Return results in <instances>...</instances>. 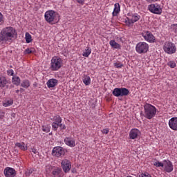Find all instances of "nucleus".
<instances>
[{
    "label": "nucleus",
    "mask_w": 177,
    "mask_h": 177,
    "mask_svg": "<svg viewBox=\"0 0 177 177\" xmlns=\"http://www.w3.org/2000/svg\"><path fill=\"white\" fill-rule=\"evenodd\" d=\"M4 176L15 177L16 176V170L12 167H6L3 171Z\"/></svg>",
    "instance_id": "nucleus-13"
},
{
    "label": "nucleus",
    "mask_w": 177,
    "mask_h": 177,
    "mask_svg": "<svg viewBox=\"0 0 177 177\" xmlns=\"http://www.w3.org/2000/svg\"><path fill=\"white\" fill-rule=\"evenodd\" d=\"M59 127H60L61 131H63V130L66 129V124L59 123Z\"/></svg>",
    "instance_id": "nucleus-41"
},
{
    "label": "nucleus",
    "mask_w": 177,
    "mask_h": 177,
    "mask_svg": "<svg viewBox=\"0 0 177 177\" xmlns=\"http://www.w3.org/2000/svg\"><path fill=\"white\" fill-rule=\"evenodd\" d=\"M109 45L113 48V49H121V45L117 43L115 40H111L109 41Z\"/></svg>",
    "instance_id": "nucleus-20"
},
{
    "label": "nucleus",
    "mask_w": 177,
    "mask_h": 177,
    "mask_svg": "<svg viewBox=\"0 0 177 177\" xmlns=\"http://www.w3.org/2000/svg\"><path fill=\"white\" fill-rule=\"evenodd\" d=\"M53 121H55L57 124H62V121H63V119H62V117L59 115H55L53 118Z\"/></svg>",
    "instance_id": "nucleus-29"
},
{
    "label": "nucleus",
    "mask_w": 177,
    "mask_h": 177,
    "mask_svg": "<svg viewBox=\"0 0 177 177\" xmlns=\"http://www.w3.org/2000/svg\"><path fill=\"white\" fill-rule=\"evenodd\" d=\"M120 12H121V6H120L119 3H116L114 5V9L112 12L113 17H115V16H117L120 13Z\"/></svg>",
    "instance_id": "nucleus-17"
},
{
    "label": "nucleus",
    "mask_w": 177,
    "mask_h": 177,
    "mask_svg": "<svg viewBox=\"0 0 177 177\" xmlns=\"http://www.w3.org/2000/svg\"><path fill=\"white\" fill-rule=\"evenodd\" d=\"M8 75L13 76L15 74V71L12 69H9L7 71Z\"/></svg>",
    "instance_id": "nucleus-38"
},
{
    "label": "nucleus",
    "mask_w": 177,
    "mask_h": 177,
    "mask_svg": "<svg viewBox=\"0 0 177 177\" xmlns=\"http://www.w3.org/2000/svg\"><path fill=\"white\" fill-rule=\"evenodd\" d=\"M57 82H59V81L56 79H50L48 80L46 85L48 88H55V86L57 85Z\"/></svg>",
    "instance_id": "nucleus-18"
},
{
    "label": "nucleus",
    "mask_w": 177,
    "mask_h": 177,
    "mask_svg": "<svg viewBox=\"0 0 177 177\" xmlns=\"http://www.w3.org/2000/svg\"><path fill=\"white\" fill-rule=\"evenodd\" d=\"M64 154V149L62 147H55L52 150V156L54 157H62Z\"/></svg>",
    "instance_id": "nucleus-12"
},
{
    "label": "nucleus",
    "mask_w": 177,
    "mask_h": 177,
    "mask_svg": "<svg viewBox=\"0 0 177 177\" xmlns=\"http://www.w3.org/2000/svg\"><path fill=\"white\" fill-rule=\"evenodd\" d=\"M15 92L16 93H19V92H20V90H16Z\"/></svg>",
    "instance_id": "nucleus-50"
},
{
    "label": "nucleus",
    "mask_w": 177,
    "mask_h": 177,
    "mask_svg": "<svg viewBox=\"0 0 177 177\" xmlns=\"http://www.w3.org/2000/svg\"><path fill=\"white\" fill-rule=\"evenodd\" d=\"M2 23H3V15L0 12V24H2Z\"/></svg>",
    "instance_id": "nucleus-42"
},
{
    "label": "nucleus",
    "mask_w": 177,
    "mask_h": 177,
    "mask_svg": "<svg viewBox=\"0 0 177 177\" xmlns=\"http://www.w3.org/2000/svg\"><path fill=\"white\" fill-rule=\"evenodd\" d=\"M102 133H105V134H107L109 133V129H104L102 131Z\"/></svg>",
    "instance_id": "nucleus-47"
},
{
    "label": "nucleus",
    "mask_w": 177,
    "mask_h": 177,
    "mask_svg": "<svg viewBox=\"0 0 177 177\" xmlns=\"http://www.w3.org/2000/svg\"><path fill=\"white\" fill-rule=\"evenodd\" d=\"M82 82L86 86L91 85V77H89L88 75H83Z\"/></svg>",
    "instance_id": "nucleus-22"
},
{
    "label": "nucleus",
    "mask_w": 177,
    "mask_h": 177,
    "mask_svg": "<svg viewBox=\"0 0 177 177\" xmlns=\"http://www.w3.org/2000/svg\"><path fill=\"white\" fill-rule=\"evenodd\" d=\"M139 177H151V175L149 173H145V174H141Z\"/></svg>",
    "instance_id": "nucleus-39"
},
{
    "label": "nucleus",
    "mask_w": 177,
    "mask_h": 177,
    "mask_svg": "<svg viewBox=\"0 0 177 177\" xmlns=\"http://www.w3.org/2000/svg\"><path fill=\"white\" fill-rule=\"evenodd\" d=\"M44 19L49 24H57L60 21V16L55 10H48L44 14Z\"/></svg>",
    "instance_id": "nucleus-2"
},
{
    "label": "nucleus",
    "mask_w": 177,
    "mask_h": 177,
    "mask_svg": "<svg viewBox=\"0 0 177 177\" xmlns=\"http://www.w3.org/2000/svg\"><path fill=\"white\" fill-rule=\"evenodd\" d=\"M163 165H164V161H162V162H160V161H158V160H156V161H155V162H153V165H154L155 167H162V168Z\"/></svg>",
    "instance_id": "nucleus-32"
},
{
    "label": "nucleus",
    "mask_w": 177,
    "mask_h": 177,
    "mask_svg": "<svg viewBox=\"0 0 177 177\" xmlns=\"http://www.w3.org/2000/svg\"><path fill=\"white\" fill-rule=\"evenodd\" d=\"M162 168L165 172H167V174H171V172L174 171V165L172 164V162H171L169 160H164Z\"/></svg>",
    "instance_id": "nucleus-10"
},
{
    "label": "nucleus",
    "mask_w": 177,
    "mask_h": 177,
    "mask_svg": "<svg viewBox=\"0 0 177 177\" xmlns=\"http://www.w3.org/2000/svg\"><path fill=\"white\" fill-rule=\"evenodd\" d=\"M140 135V131L138 129H132L129 131V138L131 140L138 138V136Z\"/></svg>",
    "instance_id": "nucleus-15"
},
{
    "label": "nucleus",
    "mask_w": 177,
    "mask_h": 177,
    "mask_svg": "<svg viewBox=\"0 0 177 177\" xmlns=\"http://www.w3.org/2000/svg\"><path fill=\"white\" fill-rule=\"evenodd\" d=\"M144 111L145 118L151 120V118H154L157 114V108L151 104H146L144 106Z\"/></svg>",
    "instance_id": "nucleus-3"
},
{
    "label": "nucleus",
    "mask_w": 177,
    "mask_h": 177,
    "mask_svg": "<svg viewBox=\"0 0 177 177\" xmlns=\"http://www.w3.org/2000/svg\"><path fill=\"white\" fill-rule=\"evenodd\" d=\"M61 172H62V169L57 167L53 170L52 174L54 177H60Z\"/></svg>",
    "instance_id": "nucleus-25"
},
{
    "label": "nucleus",
    "mask_w": 177,
    "mask_h": 177,
    "mask_svg": "<svg viewBox=\"0 0 177 177\" xmlns=\"http://www.w3.org/2000/svg\"><path fill=\"white\" fill-rule=\"evenodd\" d=\"M136 50L139 55L147 53L149 51V44L145 41H140L136 46Z\"/></svg>",
    "instance_id": "nucleus-5"
},
{
    "label": "nucleus",
    "mask_w": 177,
    "mask_h": 177,
    "mask_svg": "<svg viewBox=\"0 0 177 177\" xmlns=\"http://www.w3.org/2000/svg\"><path fill=\"white\" fill-rule=\"evenodd\" d=\"M148 10L151 13H153V15H161L162 13V8L158 3L150 4L148 6Z\"/></svg>",
    "instance_id": "nucleus-8"
},
{
    "label": "nucleus",
    "mask_w": 177,
    "mask_h": 177,
    "mask_svg": "<svg viewBox=\"0 0 177 177\" xmlns=\"http://www.w3.org/2000/svg\"><path fill=\"white\" fill-rule=\"evenodd\" d=\"M160 0H146L148 3H153L154 2H158Z\"/></svg>",
    "instance_id": "nucleus-43"
},
{
    "label": "nucleus",
    "mask_w": 177,
    "mask_h": 177,
    "mask_svg": "<svg viewBox=\"0 0 177 177\" xmlns=\"http://www.w3.org/2000/svg\"><path fill=\"white\" fill-rule=\"evenodd\" d=\"M64 143L66 146H69V147H75V140L73 138L66 137L64 139Z\"/></svg>",
    "instance_id": "nucleus-16"
},
{
    "label": "nucleus",
    "mask_w": 177,
    "mask_h": 177,
    "mask_svg": "<svg viewBox=\"0 0 177 177\" xmlns=\"http://www.w3.org/2000/svg\"><path fill=\"white\" fill-rule=\"evenodd\" d=\"M123 64L121 63H114V67H115L116 68H121L122 67H123Z\"/></svg>",
    "instance_id": "nucleus-37"
},
{
    "label": "nucleus",
    "mask_w": 177,
    "mask_h": 177,
    "mask_svg": "<svg viewBox=\"0 0 177 177\" xmlns=\"http://www.w3.org/2000/svg\"><path fill=\"white\" fill-rule=\"evenodd\" d=\"M63 67V59L59 57H53L50 63V70L51 71H59Z\"/></svg>",
    "instance_id": "nucleus-4"
},
{
    "label": "nucleus",
    "mask_w": 177,
    "mask_h": 177,
    "mask_svg": "<svg viewBox=\"0 0 177 177\" xmlns=\"http://www.w3.org/2000/svg\"><path fill=\"white\" fill-rule=\"evenodd\" d=\"M3 117H5V113L0 114V120H3Z\"/></svg>",
    "instance_id": "nucleus-48"
},
{
    "label": "nucleus",
    "mask_w": 177,
    "mask_h": 177,
    "mask_svg": "<svg viewBox=\"0 0 177 177\" xmlns=\"http://www.w3.org/2000/svg\"><path fill=\"white\" fill-rule=\"evenodd\" d=\"M30 85H31V83L28 80H24L21 83V86H22V88H25L26 89H27V88H30Z\"/></svg>",
    "instance_id": "nucleus-24"
},
{
    "label": "nucleus",
    "mask_w": 177,
    "mask_h": 177,
    "mask_svg": "<svg viewBox=\"0 0 177 177\" xmlns=\"http://www.w3.org/2000/svg\"><path fill=\"white\" fill-rule=\"evenodd\" d=\"M16 147H19L20 150H22L23 151H26V150H28V147L24 142H17L15 144Z\"/></svg>",
    "instance_id": "nucleus-23"
},
{
    "label": "nucleus",
    "mask_w": 177,
    "mask_h": 177,
    "mask_svg": "<svg viewBox=\"0 0 177 177\" xmlns=\"http://www.w3.org/2000/svg\"><path fill=\"white\" fill-rule=\"evenodd\" d=\"M171 28L174 30L175 32H177V24L171 25Z\"/></svg>",
    "instance_id": "nucleus-40"
},
{
    "label": "nucleus",
    "mask_w": 177,
    "mask_h": 177,
    "mask_svg": "<svg viewBox=\"0 0 177 177\" xmlns=\"http://www.w3.org/2000/svg\"><path fill=\"white\" fill-rule=\"evenodd\" d=\"M13 104V100H7L3 103V107H9V106H12Z\"/></svg>",
    "instance_id": "nucleus-31"
},
{
    "label": "nucleus",
    "mask_w": 177,
    "mask_h": 177,
    "mask_svg": "<svg viewBox=\"0 0 177 177\" xmlns=\"http://www.w3.org/2000/svg\"><path fill=\"white\" fill-rule=\"evenodd\" d=\"M163 50L167 55H174L176 52V46L171 41H167L163 46Z\"/></svg>",
    "instance_id": "nucleus-6"
},
{
    "label": "nucleus",
    "mask_w": 177,
    "mask_h": 177,
    "mask_svg": "<svg viewBox=\"0 0 177 177\" xmlns=\"http://www.w3.org/2000/svg\"><path fill=\"white\" fill-rule=\"evenodd\" d=\"M19 91H20L21 93V92H24V90L23 88H21Z\"/></svg>",
    "instance_id": "nucleus-49"
},
{
    "label": "nucleus",
    "mask_w": 177,
    "mask_h": 177,
    "mask_svg": "<svg viewBox=\"0 0 177 177\" xmlns=\"http://www.w3.org/2000/svg\"><path fill=\"white\" fill-rule=\"evenodd\" d=\"M141 35L145 41H147V42H149V44H154L156 42V37L150 31H144L142 32Z\"/></svg>",
    "instance_id": "nucleus-9"
},
{
    "label": "nucleus",
    "mask_w": 177,
    "mask_h": 177,
    "mask_svg": "<svg viewBox=\"0 0 177 177\" xmlns=\"http://www.w3.org/2000/svg\"><path fill=\"white\" fill-rule=\"evenodd\" d=\"M167 65L169 66V67H171V68H175L176 67V63H175L174 61H169L167 63Z\"/></svg>",
    "instance_id": "nucleus-33"
},
{
    "label": "nucleus",
    "mask_w": 177,
    "mask_h": 177,
    "mask_svg": "<svg viewBox=\"0 0 177 177\" xmlns=\"http://www.w3.org/2000/svg\"><path fill=\"white\" fill-rule=\"evenodd\" d=\"M25 39H26L27 44H30V42H32V39L31 37V35H30V33H28V32H26L25 34Z\"/></svg>",
    "instance_id": "nucleus-28"
},
{
    "label": "nucleus",
    "mask_w": 177,
    "mask_h": 177,
    "mask_svg": "<svg viewBox=\"0 0 177 177\" xmlns=\"http://www.w3.org/2000/svg\"><path fill=\"white\" fill-rule=\"evenodd\" d=\"M34 53V48H27L25 50V53L26 55H30V53Z\"/></svg>",
    "instance_id": "nucleus-35"
},
{
    "label": "nucleus",
    "mask_w": 177,
    "mask_h": 177,
    "mask_svg": "<svg viewBox=\"0 0 177 177\" xmlns=\"http://www.w3.org/2000/svg\"><path fill=\"white\" fill-rule=\"evenodd\" d=\"M8 84V79H6V77L3 75H0V88H5Z\"/></svg>",
    "instance_id": "nucleus-19"
},
{
    "label": "nucleus",
    "mask_w": 177,
    "mask_h": 177,
    "mask_svg": "<svg viewBox=\"0 0 177 177\" xmlns=\"http://www.w3.org/2000/svg\"><path fill=\"white\" fill-rule=\"evenodd\" d=\"M30 150L32 153H33L34 154H37V153H38V151H37V149L35 148H31Z\"/></svg>",
    "instance_id": "nucleus-45"
},
{
    "label": "nucleus",
    "mask_w": 177,
    "mask_h": 177,
    "mask_svg": "<svg viewBox=\"0 0 177 177\" xmlns=\"http://www.w3.org/2000/svg\"><path fill=\"white\" fill-rule=\"evenodd\" d=\"M91 53H92V49L90 47H86V49L83 52L82 56L89 57Z\"/></svg>",
    "instance_id": "nucleus-26"
},
{
    "label": "nucleus",
    "mask_w": 177,
    "mask_h": 177,
    "mask_svg": "<svg viewBox=\"0 0 177 177\" xmlns=\"http://www.w3.org/2000/svg\"><path fill=\"white\" fill-rule=\"evenodd\" d=\"M21 82V80L19 76H14L12 77V83L13 85H16V86H19Z\"/></svg>",
    "instance_id": "nucleus-21"
},
{
    "label": "nucleus",
    "mask_w": 177,
    "mask_h": 177,
    "mask_svg": "<svg viewBox=\"0 0 177 177\" xmlns=\"http://www.w3.org/2000/svg\"><path fill=\"white\" fill-rule=\"evenodd\" d=\"M169 127L172 131H177V117H173L169 120Z\"/></svg>",
    "instance_id": "nucleus-14"
},
{
    "label": "nucleus",
    "mask_w": 177,
    "mask_h": 177,
    "mask_svg": "<svg viewBox=\"0 0 177 177\" xmlns=\"http://www.w3.org/2000/svg\"><path fill=\"white\" fill-rule=\"evenodd\" d=\"M50 128H49L48 127H46V126H43L42 127V131L43 132L48 133V132H50Z\"/></svg>",
    "instance_id": "nucleus-36"
},
{
    "label": "nucleus",
    "mask_w": 177,
    "mask_h": 177,
    "mask_svg": "<svg viewBox=\"0 0 177 177\" xmlns=\"http://www.w3.org/2000/svg\"><path fill=\"white\" fill-rule=\"evenodd\" d=\"M31 174H32V171L29 170V171L26 172V176H30V175H31Z\"/></svg>",
    "instance_id": "nucleus-46"
},
{
    "label": "nucleus",
    "mask_w": 177,
    "mask_h": 177,
    "mask_svg": "<svg viewBox=\"0 0 177 177\" xmlns=\"http://www.w3.org/2000/svg\"><path fill=\"white\" fill-rule=\"evenodd\" d=\"M125 24L126 25L128 26V27H131V26H133V21H132L131 18H129L127 17L126 19H125Z\"/></svg>",
    "instance_id": "nucleus-30"
},
{
    "label": "nucleus",
    "mask_w": 177,
    "mask_h": 177,
    "mask_svg": "<svg viewBox=\"0 0 177 177\" xmlns=\"http://www.w3.org/2000/svg\"><path fill=\"white\" fill-rule=\"evenodd\" d=\"M112 93L115 97L128 96L129 95V90L127 88H115L113 89Z\"/></svg>",
    "instance_id": "nucleus-7"
},
{
    "label": "nucleus",
    "mask_w": 177,
    "mask_h": 177,
    "mask_svg": "<svg viewBox=\"0 0 177 177\" xmlns=\"http://www.w3.org/2000/svg\"><path fill=\"white\" fill-rule=\"evenodd\" d=\"M61 167L65 174L70 172V169H71V161L68 159L62 160L61 162Z\"/></svg>",
    "instance_id": "nucleus-11"
},
{
    "label": "nucleus",
    "mask_w": 177,
    "mask_h": 177,
    "mask_svg": "<svg viewBox=\"0 0 177 177\" xmlns=\"http://www.w3.org/2000/svg\"><path fill=\"white\" fill-rule=\"evenodd\" d=\"M16 35H17V32L13 27L8 26L3 28L0 32L1 45H5L8 41H12V39L15 38Z\"/></svg>",
    "instance_id": "nucleus-1"
},
{
    "label": "nucleus",
    "mask_w": 177,
    "mask_h": 177,
    "mask_svg": "<svg viewBox=\"0 0 177 177\" xmlns=\"http://www.w3.org/2000/svg\"><path fill=\"white\" fill-rule=\"evenodd\" d=\"M76 2H77V3H80L81 5H84L85 0H76Z\"/></svg>",
    "instance_id": "nucleus-44"
},
{
    "label": "nucleus",
    "mask_w": 177,
    "mask_h": 177,
    "mask_svg": "<svg viewBox=\"0 0 177 177\" xmlns=\"http://www.w3.org/2000/svg\"><path fill=\"white\" fill-rule=\"evenodd\" d=\"M131 20L133 21V24L136 23V21H139V20H140V15H139L138 14H133L131 15Z\"/></svg>",
    "instance_id": "nucleus-27"
},
{
    "label": "nucleus",
    "mask_w": 177,
    "mask_h": 177,
    "mask_svg": "<svg viewBox=\"0 0 177 177\" xmlns=\"http://www.w3.org/2000/svg\"><path fill=\"white\" fill-rule=\"evenodd\" d=\"M60 123H57L55 122H53L52 123V128L54 131H57V128H59Z\"/></svg>",
    "instance_id": "nucleus-34"
}]
</instances>
